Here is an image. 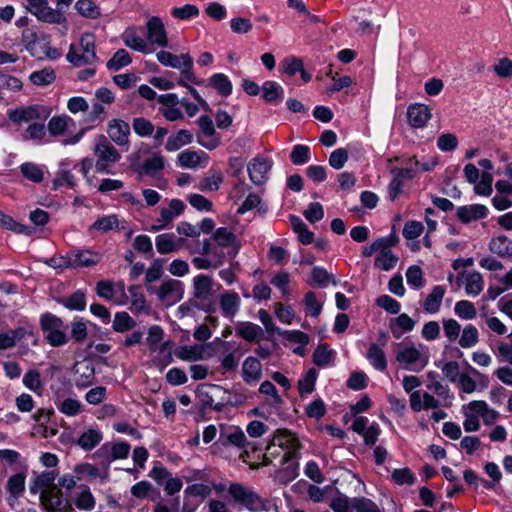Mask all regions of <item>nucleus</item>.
I'll use <instances>...</instances> for the list:
<instances>
[{"mask_svg": "<svg viewBox=\"0 0 512 512\" xmlns=\"http://www.w3.org/2000/svg\"><path fill=\"white\" fill-rule=\"evenodd\" d=\"M366 357L376 370L383 372L387 369L386 354L379 345L372 343L367 350Z\"/></svg>", "mask_w": 512, "mask_h": 512, "instance_id": "nucleus-28", "label": "nucleus"}, {"mask_svg": "<svg viewBox=\"0 0 512 512\" xmlns=\"http://www.w3.org/2000/svg\"><path fill=\"white\" fill-rule=\"evenodd\" d=\"M70 255L73 269L93 267L100 263L103 258L100 252L92 249L73 248L70 250Z\"/></svg>", "mask_w": 512, "mask_h": 512, "instance_id": "nucleus-13", "label": "nucleus"}, {"mask_svg": "<svg viewBox=\"0 0 512 512\" xmlns=\"http://www.w3.org/2000/svg\"><path fill=\"white\" fill-rule=\"evenodd\" d=\"M236 335L248 342H254L263 335V330L252 322H238L235 325Z\"/></svg>", "mask_w": 512, "mask_h": 512, "instance_id": "nucleus-26", "label": "nucleus"}, {"mask_svg": "<svg viewBox=\"0 0 512 512\" xmlns=\"http://www.w3.org/2000/svg\"><path fill=\"white\" fill-rule=\"evenodd\" d=\"M223 182V175L220 171H214L206 176L198 185L199 190L203 192L217 191Z\"/></svg>", "mask_w": 512, "mask_h": 512, "instance_id": "nucleus-45", "label": "nucleus"}, {"mask_svg": "<svg viewBox=\"0 0 512 512\" xmlns=\"http://www.w3.org/2000/svg\"><path fill=\"white\" fill-rule=\"evenodd\" d=\"M332 358V350L329 349L328 344L319 345L313 353V362L319 367L329 365Z\"/></svg>", "mask_w": 512, "mask_h": 512, "instance_id": "nucleus-61", "label": "nucleus"}, {"mask_svg": "<svg viewBox=\"0 0 512 512\" xmlns=\"http://www.w3.org/2000/svg\"><path fill=\"white\" fill-rule=\"evenodd\" d=\"M51 113V109L39 104L20 107L7 112L8 119L15 124L36 120L45 121Z\"/></svg>", "mask_w": 512, "mask_h": 512, "instance_id": "nucleus-11", "label": "nucleus"}, {"mask_svg": "<svg viewBox=\"0 0 512 512\" xmlns=\"http://www.w3.org/2000/svg\"><path fill=\"white\" fill-rule=\"evenodd\" d=\"M69 121L71 118L66 115L54 116L49 120L47 129L52 136L62 135L67 129Z\"/></svg>", "mask_w": 512, "mask_h": 512, "instance_id": "nucleus-57", "label": "nucleus"}, {"mask_svg": "<svg viewBox=\"0 0 512 512\" xmlns=\"http://www.w3.org/2000/svg\"><path fill=\"white\" fill-rule=\"evenodd\" d=\"M261 91L262 98L270 104H279L284 98V89L275 81H265Z\"/></svg>", "mask_w": 512, "mask_h": 512, "instance_id": "nucleus-27", "label": "nucleus"}, {"mask_svg": "<svg viewBox=\"0 0 512 512\" xmlns=\"http://www.w3.org/2000/svg\"><path fill=\"white\" fill-rule=\"evenodd\" d=\"M220 393L227 394L228 390L216 384H200L196 389V396L200 404V410L213 409L221 411L227 401L219 397Z\"/></svg>", "mask_w": 512, "mask_h": 512, "instance_id": "nucleus-6", "label": "nucleus"}, {"mask_svg": "<svg viewBox=\"0 0 512 512\" xmlns=\"http://www.w3.org/2000/svg\"><path fill=\"white\" fill-rule=\"evenodd\" d=\"M330 508L334 512H353V498L341 494L330 501Z\"/></svg>", "mask_w": 512, "mask_h": 512, "instance_id": "nucleus-64", "label": "nucleus"}, {"mask_svg": "<svg viewBox=\"0 0 512 512\" xmlns=\"http://www.w3.org/2000/svg\"><path fill=\"white\" fill-rule=\"evenodd\" d=\"M164 168V158L161 155H155L147 158L141 166L140 173L146 175H154L156 172L161 171Z\"/></svg>", "mask_w": 512, "mask_h": 512, "instance_id": "nucleus-55", "label": "nucleus"}, {"mask_svg": "<svg viewBox=\"0 0 512 512\" xmlns=\"http://www.w3.org/2000/svg\"><path fill=\"white\" fill-rule=\"evenodd\" d=\"M147 28V40L159 47H167L168 46V37L167 32L165 30L164 23L162 19L158 16H153L148 19L146 23Z\"/></svg>", "mask_w": 512, "mask_h": 512, "instance_id": "nucleus-14", "label": "nucleus"}, {"mask_svg": "<svg viewBox=\"0 0 512 512\" xmlns=\"http://www.w3.org/2000/svg\"><path fill=\"white\" fill-rule=\"evenodd\" d=\"M80 46L83 50L81 58L84 64H92L97 61L95 53V39L92 34L86 33L80 39Z\"/></svg>", "mask_w": 512, "mask_h": 512, "instance_id": "nucleus-31", "label": "nucleus"}, {"mask_svg": "<svg viewBox=\"0 0 512 512\" xmlns=\"http://www.w3.org/2000/svg\"><path fill=\"white\" fill-rule=\"evenodd\" d=\"M39 501L44 512H76L72 504L63 498V492L57 486L42 491Z\"/></svg>", "mask_w": 512, "mask_h": 512, "instance_id": "nucleus-10", "label": "nucleus"}, {"mask_svg": "<svg viewBox=\"0 0 512 512\" xmlns=\"http://www.w3.org/2000/svg\"><path fill=\"white\" fill-rule=\"evenodd\" d=\"M487 214V207L481 204L461 206L456 211L458 219L463 224L483 219L487 216Z\"/></svg>", "mask_w": 512, "mask_h": 512, "instance_id": "nucleus-19", "label": "nucleus"}, {"mask_svg": "<svg viewBox=\"0 0 512 512\" xmlns=\"http://www.w3.org/2000/svg\"><path fill=\"white\" fill-rule=\"evenodd\" d=\"M25 479L26 475L24 473H17L14 475H11L6 484V491L7 493H13V494H22L25 491Z\"/></svg>", "mask_w": 512, "mask_h": 512, "instance_id": "nucleus-59", "label": "nucleus"}, {"mask_svg": "<svg viewBox=\"0 0 512 512\" xmlns=\"http://www.w3.org/2000/svg\"><path fill=\"white\" fill-rule=\"evenodd\" d=\"M212 279L206 275H198L194 278V297L206 299L211 294Z\"/></svg>", "mask_w": 512, "mask_h": 512, "instance_id": "nucleus-37", "label": "nucleus"}, {"mask_svg": "<svg viewBox=\"0 0 512 512\" xmlns=\"http://www.w3.org/2000/svg\"><path fill=\"white\" fill-rule=\"evenodd\" d=\"M489 249L500 257H512V241L504 235L493 238L489 243Z\"/></svg>", "mask_w": 512, "mask_h": 512, "instance_id": "nucleus-34", "label": "nucleus"}, {"mask_svg": "<svg viewBox=\"0 0 512 512\" xmlns=\"http://www.w3.org/2000/svg\"><path fill=\"white\" fill-rule=\"evenodd\" d=\"M57 477V473L55 471H44L41 474L37 475L30 483V492L32 494L41 493L42 491H47L51 489L54 485V481Z\"/></svg>", "mask_w": 512, "mask_h": 512, "instance_id": "nucleus-24", "label": "nucleus"}, {"mask_svg": "<svg viewBox=\"0 0 512 512\" xmlns=\"http://www.w3.org/2000/svg\"><path fill=\"white\" fill-rule=\"evenodd\" d=\"M311 279L313 283L321 288L326 287L329 283L334 286L337 285V281L333 274H330L326 269L322 267H314L311 271Z\"/></svg>", "mask_w": 512, "mask_h": 512, "instance_id": "nucleus-42", "label": "nucleus"}, {"mask_svg": "<svg viewBox=\"0 0 512 512\" xmlns=\"http://www.w3.org/2000/svg\"><path fill=\"white\" fill-rule=\"evenodd\" d=\"M192 141L193 134L186 129H181L175 135L168 137L165 149L169 152H174L179 150L181 147L192 143Z\"/></svg>", "mask_w": 512, "mask_h": 512, "instance_id": "nucleus-29", "label": "nucleus"}, {"mask_svg": "<svg viewBox=\"0 0 512 512\" xmlns=\"http://www.w3.org/2000/svg\"><path fill=\"white\" fill-rule=\"evenodd\" d=\"M22 43L31 56L42 59L47 57L56 60L61 56L57 48L50 46L51 37L43 32H38L33 28H27L22 32Z\"/></svg>", "mask_w": 512, "mask_h": 512, "instance_id": "nucleus-2", "label": "nucleus"}, {"mask_svg": "<svg viewBox=\"0 0 512 512\" xmlns=\"http://www.w3.org/2000/svg\"><path fill=\"white\" fill-rule=\"evenodd\" d=\"M454 311L458 317L465 320L474 319L477 315L474 304L467 300L458 301L455 304Z\"/></svg>", "mask_w": 512, "mask_h": 512, "instance_id": "nucleus-60", "label": "nucleus"}, {"mask_svg": "<svg viewBox=\"0 0 512 512\" xmlns=\"http://www.w3.org/2000/svg\"><path fill=\"white\" fill-rule=\"evenodd\" d=\"M478 341L479 333L477 328L472 324L465 326L459 339V345L462 348H470L475 346Z\"/></svg>", "mask_w": 512, "mask_h": 512, "instance_id": "nucleus-46", "label": "nucleus"}, {"mask_svg": "<svg viewBox=\"0 0 512 512\" xmlns=\"http://www.w3.org/2000/svg\"><path fill=\"white\" fill-rule=\"evenodd\" d=\"M23 384L27 389L38 395L42 393L43 382L38 370H28L23 377Z\"/></svg>", "mask_w": 512, "mask_h": 512, "instance_id": "nucleus-43", "label": "nucleus"}, {"mask_svg": "<svg viewBox=\"0 0 512 512\" xmlns=\"http://www.w3.org/2000/svg\"><path fill=\"white\" fill-rule=\"evenodd\" d=\"M146 290L150 294L157 295L159 301L170 306L179 302L184 295V285L181 281L167 279L162 282L159 288L153 285H146Z\"/></svg>", "mask_w": 512, "mask_h": 512, "instance_id": "nucleus-8", "label": "nucleus"}, {"mask_svg": "<svg viewBox=\"0 0 512 512\" xmlns=\"http://www.w3.org/2000/svg\"><path fill=\"white\" fill-rule=\"evenodd\" d=\"M75 9L86 18L97 19L101 16L100 8L92 0H78L75 3Z\"/></svg>", "mask_w": 512, "mask_h": 512, "instance_id": "nucleus-40", "label": "nucleus"}, {"mask_svg": "<svg viewBox=\"0 0 512 512\" xmlns=\"http://www.w3.org/2000/svg\"><path fill=\"white\" fill-rule=\"evenodd\" d=\"M211 239L216 245L227 249V255L229 259H234L239 253L241 244L237 239V236L226 227H220L216 229Z\"/></svg>", "mask_w": 512, "mask_h": 512, "instance_id": "nucleus-12", "label": "nucleus"}, {"mask_svg": "<svg viewBox=\"0 0 512 512\" xmlns=\"http://www.w3.org/2000/svg\"><path fill=\"white\" fill-rule=\"evenodd\" d=\"M276 447L285 450L281 463L287 464V466L280 471V475H284L287 481L295 479L298 475V464L295 462L300 448L298 439L294 434L288 431L279 433L272 438L270 444L267 446L266 455L275 457L277 455V451H274ZM267 458L268 456H266V459Z\"/></svg>", "mask_w": 512, "mask_h": 512, "instance_id": "nucleus-1", "label": "nucleus"}, {"mask_svg": "<svg viewBox=\"0 0 512 512\" xmlns=\"http://www.w3.org/2000/svg\"><path fill=\"white\" fill-rule=\"evenodd\" d=\"M107 134L111 141L118 146L129 144L130 126L121 119H112L107 125Z\"/></svg>", "mask_w": 512, "mask_h": 512, "instance_id": "nucleus-15", "label": "nucleus"}, {"mask_svg": "<svg viewBox=\"0 0 512 512\" xmlns=\"http://www.w3.org/2000/svg\"><path fill=\"white\" fill-rule=\"evenodd\" d=\"M431 116V110L425 104L415 103L407 108L408 123L413 128L425 127Z\"/></svg>", "mask_w": 512, "mask_h": 512, "instance_id": "nucleus-17", "label": "nucleus"}, {"mask_svg": "<svg viewBox=\"0 0 512 512\" xmlns=\"http://www.w3.org/2000/svg\"><path fill=\"white\" fill-rule=\"evenodd\" d=\"M123 41L127 47H129L135 51H139V52L147 51V48H148L147 42L143 38L137 36L134 31L127 30L123 35Z\"/></svg>", "mask_w": 512, "mask_h": 512, "instance_id": "nucleus-54", "label": "nucleus"}, {"mask_svg": "<svg viewBox=\"0 0 512 512\" xmlns=\"http://www.w3.org/2000/svg\"><path fill=\"white\" fill-rule=\"evenodd\" d=\"M317 379V372L314 368H310L305 376L298 381V390L301 397L314 391Z\"/></svg>", "mask_w": 512, "mask_h": 512, "instance_id": "nucleus-47", "label": "nucleus"}, {"mask_svg": "<svg viewBox=\"0 0 512 512\" xmlns=\"http://www.w3.org/2000/svg\"><path fill=\"white\" fill-rule=\"evenodd\" d=\"M181 58L183 60V66L181 70L182 78L196 85L202 84L203 80L198 79L194 74L193 58L188 53L181 54Z\"/></svg>", "mask_w": 512, "mask_h": 512, "instance_id": "nucleus-50", "label": "nucleus"}, {"mask_svg": "<svg viewBox=\"0 0 512 512\" xmlns=\"http://www.w3.org/2000/svg\"><path fill=\"white\" fill-rule=\"evenodd\" d=\"M271 167L272 165L269 161L259 157L253 158L247 166L250 180L255 185L263 184Z\"/></svg>", "mask_w": 512, "mask_h": 512, "instance_id": "nucleus-18", "label": "nucleus"}, {"mask_svg": "<svg viewBox=\"0 0 512 512\" xmlns=\"http://www.w3.org/2000/svg\"><path fill=\"white\" fill-rule=\"evenodd\" d=\"M209 84L221 96L228 97L232 93V83L229 78L223 73H215L209 78Z\"/></svg>", "mask_w": 512, "mask_h": 512, "instance_id": "nucleus-36", "label": "nucleus"}, {"mask_svg": "<svg viewBox=\"0 0 512 512\" xmlns=\"http://www.w3.org/2000/svg\"><path fill=\"white\" fill-rule=\"evenodd\" d=\"M29 79L36 86H47L55 81L56 74L51 67H46L32 72Z\"/></svg>", "mask_w": 512, "mask_h": 512, "instance_id": "nucleus-39", "label": "nucleus"}, {"mask_svg": "<svg viewBox=\"0 0 512 512\" xmlns=\"http://www.w3.org/2000/svg\"><path fill=\"white\" fill-rule=\"evenodd\" d=\"M134 249L143 254L147 259L153 257V246L150 237L147 235H138L135 237L133 242Z\"/></svg>", "mask_w": 512, "mask_h": 512, "instance_id": "nucleus-58", "label": "nucleus"}, {"mask_svg": "<svg viewBox=\"0 0 512 512\" xmlns=\"http://www.w3.org/2000/svg\"><path fill=\"white\" fill-rule=\"evenodd\" d=\"M136 325L134 319L127 312H117L113 320V330L118 333H124L133 329Z\"/></svg>", "mask_w": 512, "mask_h": 512, "instance_id": "nucleus-41", "label": "nucleus"}, {"mask_svg": "<svg viewBox=\"0 0 512 512\" xmlns=\"http://www.w3.org/2000/svg\"><path fill=\"white\" fill-rule=\"evenodd\" d=\"M395 358L404 369L420 372L429 362V353L427 348L423 345H419V348L415 346H404L396 352Z\"/></svg>", "mask_w": 512, "mask_h": 512, "instance_id": "nucleus-5", "label": "nucleus"}, {"mask_svg": "<svg viewBox=\"0 0 512 512\" xmlns=\"http://www.w3.org/2000/svg\"><path fill=\"white\" fill-rule=\"evenodd\" d=\"M262 376V365L260 361L252 356L247 357L242 366V377L246 383L258 381Z\"/></svg>", "mask_w": 512, "mask_h": 512, "instance_id": "nucleus-25", "label": "nucleus"}, {"mask_svg": "<svg viewBox=\"0 0 512 512\" xmlns=\"http://www.w3.org/2000/svg\"><path fill=\"white\" fill-rule=\"evenodd\" d=\"M119 220L117 215H108L98 218L92 225L91 230H97L102 233H106L114 228H117Z\"/></svg>", "mask_w": 512, "mask_h": 512, "instance_id": "nucleus-52", "label": "nucleus"}, {"mask_svg": "<svg viewBox=\"0 0 512 512\" xmlns=\"http://www.w3.org/2000/svg\"><path fill=\"white\" fill-rule=\"evenodd\" d=\"M397 262V255L390 251L379 253V255L375 258L374 265L380 270L389 271L397 265Z\"/></svg>", "mask_w": 512, "mask_h": 512, "instance_id": "nucleus-53", "label": "nucleus"}, {"mask_svg": "<svg viewBox=\"0 0 512 512\" xmlns=\"http://www.w3.org/2000/svg\"><path fill=\"white\" fill-rule=\"evenodd\" d=\"M26 334V329L18 327L6 333H0V350L10 349L15 346L17 340H21Z\"/></svg>", "mask_w": 512, "mask_h": 512, "instance_id": "nucleus-38", "label": "nucleus"}, {"mask_svg": "<svg viewBox=\"0 0 512 512\" xmlns=\"http://www.w3.org/2000/svg\"><path fill=\"white\" fill-rule=\"evenodd\" d=\"M40 326L45 333V339L51 346L59 347L68 342L61 318L48 312L44 313L40 318Z\"/></svg>", "mask_w": 512, "mask_h": 512, "instance_id": "nucleus-7", "label": "nucleus"}, {"mask_svg": "<svg viewBox=\"0 0 512 512\" xmlns=\"http://www.w3.org/2000/svg\"><path fill=\"white\" fill-rule=\"evenodd\" d=\"M20 170L23 176L32 182L40 183L44 178L43 170L35 163H23Z\"/></svg>", "mask_w": 512, "mask_h": 512, "instance_id": "nucleus-51", "label": "nucleus"}, {"mask_svg": "<svg viewBox=\"0 0 512 512\" xmlns=\"http://www.w3.org/2000/svg\"><path fill=\"white\" fill-rule=\"evenodd\" d=\"M57 302L69 310L83 311L86 307L85 293L81 290L75 291L68 297L58 298Z\"/></svg>", "mask_w": 512, "mask_h": 512, "instance_id": "nucleus-35", "label": "nucleus"}, {"mask_svg": "<svg viewBox=\"0 0 512 512\" xmlns=\"http://www.w3.org/2000/svg\"><path fill=\"white\" fill-rule=\"evenodd\" d=\"M186 205L182 200L172 199L168 208H162L160 211V218L157 224L152 226L153 231H159L168 226L173 218L181 215L184 212Z\"/></svg>", "mask_w": 512, "mask_h": 512, "instance_id": "nucleus-16", "label": "nucleus"}, {"mask_svg": "<svg viewBox=\"0 0 512 512\" xmlns=\"http://www.w3.org/2000/svg\"><path fill=\"white\" fill-rule=\"evenodd\" d=\"M26 2L25 9L39 21L48 24H62L66 22L65 11L49 7L47 0H26Z\"/></svg>", "mask_w": 512, "mask_h": 512, "instance_id": "nucleus-9", "label": "nucleus"}, {"mask_svg": "<svg viewBox=\"0 0 512 512\" xmlns=\"http://www.w3.org/2000/svg\"><path fill=\"white\" fill-rule=\"evenodd\" d=\"M407 283L413 289H420L424 286L425 281L423 277V271L420 266L412 265L406 271Z\"/></svg>", "mask_w": 512, "mask_h": 512, "instance_id": "nucleus-56", "label": "nucleus"}, {"mask_svg": "<svg viewBox=\"0 0 512 512\" xmlns=\"http://www.w3.org/2000/svg\"><path fill=\"white\" fill-rule=\"evenodd\" d=\"M184 239L177 238L174 233H163L155 238V246L160 254H169L178 251Z\"/></svg>", "mask_w": 512, "mask_h": 512, "instance_id": "nucleus-20", "label": "nucleus"}, {"mask_svg": "<svg viewBox=\"0 0 512 512\" xmlns=\"http://www.w3.org/2000/svg\"><path fill=\"white\" fill-rule=\"evenodd\" d=\"M130 448V444L127 442L115 443L111 447H109L108 444H105L95 454L97 456L106 457V461L109 463L113 460L127 458Z\"/></svg>", "mask_w": 512, "mask_h": 512, "instance_id": "nucleus-21", "label": "nucleus"}, {"mask_svg": "<svg viewBox=\"0 0 512 512\" xmlns=\"http://www.w3.org/2000/svg\"><path fill=\"white\" fill-rule=\"evenodd\" d=\"M444 294H445V289L442 286H439V285L435 286L432 289L431 293L428 294V296L426 297V299L423 303L424 310L431 314L438 312L440 309Z\"/></svg>", "mask_w": 512, "mask_h": 512, "instance_id": "nucleus-32", "label": "nucleus"}, {"mask_svg": "<svg viewBox=\"0 0 512 512\" xmlns=\"http://www.w3.org/2000/svg\"><path fill=\"white\" fill-rule=\"evenodd\" d=\"M240 303V297L236 292H226L220 296L222 314L229 319H232L237 314Z\"/></svg>", "mask_w": 512, "mask_h": 512, "instance_id": "nucleus-23", "label": "nucleus"}, {"mask_svg": "<svg viewBox=\"0 0 512 512\" xmlns=\"http://www.w3.org/2000/svg\"><path fill=\"white\" fill-rule=\"evenodd\" d=\"M102 439V434L95 429L83 432L78 438V445L84 450H92Z\"/></svg>", "mask_w": 512, "mask_h": 512, "instance_id": "nucleus-44", "label": "nucleus"}, {"mask_svg": "<svg viewBox=\"0 0 512 512\" xmlns=\"http://www.w3.org/2000/svg\"><path fill=\"white\" fill-rule=\"evenodd\" d=\"M484 287L483 277L479 272L468 275L465 283V291L468 295H479Z\"/></svg>", "mask_w": 512, "mask_h": 512, "instance_id": "nucleus-49", "label": "nucleus"}, {"mask_svg": "<svg viewBox=\"0 0 512 512\" xmlns=\"http://www.w3.org/2000/svg\"><path fill=\"white\" fill-rule=\"evenodd\" d=\"M202 158L208 159V155L203 151L185 150L178 154L177 161L182 168H196Z\"/></svg>", "mask_w": 512, "mask_h": 512, "instance_id": "nucleus-30", "label": "nucleus"}, {"mask_svg": "<svg viewBox=\"0 0 512 512\" xmlns=\"http://www.w3.org/2000/svg\"><path fill=\"white\" fill-rule=\"evenodd\" d=\"M132 59L125 49L117 50L112 58L107 62L106 66L110 70L118 71L121 68L129 65Z\"/></svg>", "mask_w": 512, "mask_h": 512, "instance_id": "nucleus-48", "label": "nucleus"}, {"mask_svg": "<svg viewBox=\"0 0 512 512\" xmlns=\"http://www.w3.org/2000/svg\"><path fill=\"white\" fill-rule=\"evenodd\" d=\"M157 60L164 66L181 69L183 66V60L181 55L177 56L171 52L161 50L156 54Z\"/></svg>", "mask_w": 512, "mask_h": 512, "instance_id": "nucleus-62", "label": "nucleus"}, {"mask_svg": "<svg viewBox=\"0 0 512 512\" xmlns=\"http://www.w3.org/2000/svg\"><path fill=\"white\" fill-rule=\"evenodd\" d=\"M415 321L406 313L400 314L391 323V332L395 338H400L403 332H409L414 329Z\"/></svg>", "mask_w": 512, "mask_h": 512, "instance_id": "nucleus-33", "label": "nucleus"}, {"mask_svg": "<svg viewBox=\"0 0 512 512\" xmlns=\"http://www.w3.org/2000/svg\"><path fill=\"white\" fill-rule=\"evenodd\" d=\"M46 136V128L42 123H33L30 124L25 132L22 134V139L24 141L33 140V141H42Z\"/></svg>", "mask_w": 512, "mask_h": 512, "instance_id": "nucleus-63", "label": "nucleus"}, {"mask_svg": "<svg viewBox=\"0 0 512 512\" xmlns=\"http://www.w3.org/2000/svg\"><path fill=\"white\" fill-rule=\"evenodd\" d=\"M228 493L239 505L245 507L250 512H261L269 509V501L263 499L254 490L249 489L241 483H231Z\"/></svg>", "mask_w": 512, "mask_h": 512, "instance_id": "nucleus-3", "label": "nucleus"}, {"mask_svg": "<svg viewBox=\"0 0 512 512\" xmlns=\"http://www.w3.org/2000/svg\"><path fill=\"white\" fill-rule=\"evenodd\" d=\"M95 169L98 173H110V167L121 159V154L104 135H98L94 140Z\"/></svg>", "mask_w": 512, "mask_h": 512, "instance_id": "nucleus-4", "label": "nucleus"}, {"mask_svg": "<svg viewBox=\"0 0 512 512\" xmlns=\"http://www.w3.org/2000/svg\"><path fill=\"white\" fill-rule=\"evenodd\" d=\"M79 489L80 491L72 497L71 504H74L79 510H93L96 506V499L90 488L87 485H80Z\"/></svg>", "mask_w": 512, "mask_h": 512, "instance_id": "nucleus-22", "label": "nucleus"}]
</instances>
